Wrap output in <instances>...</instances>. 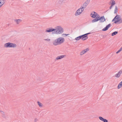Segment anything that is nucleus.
<instances>
[{
    "label": "nucleus",
    "instance_id": "f257e3e1",
    "mask_svg": "<svg viewBox=\"0 0 122 122\" xmlns=\"http://www.w3.org/2000/svg\"><path fill=\"white\" fill-rule=\"evenodd\" d=\"M65 39L64 38L60 37L55 41L54 44L55 45H60L63 43Z\"/></svg>",
    "mask_w": 122,
    "mask_h": 122
},
{
    "label": "nucleus",
    "instance_id": "f03ea898",
    "mask_svg": "<svg viewBox=\"0 0 122 122\" xmlns=\"http://www.w3.org/2000/svg\"><path fill=\"white\" fill-rule=\"evenodd\" d=\"M55 30V31L56 30L55 32V33L59 34H61L62 33L63 31V28L61 27L60 26H57L55 27V28L54 29Z\"/></svg>",
    "mask_w": 122,
    "mask_h": 122
},
{
    "label": "nucleus",
    "instance_id": "7ed1b4c3",
    "mask_svg": "<svg viewBox=\"0 0 122 122\" xmlns=\"http://www.w3.org/2000/svg\"><path fill=\"white\" fill-rule=\"evenodd\" d=\"M121 20V17L119 15H116L114 18L112 20V21H114V23L116 24L120 21Z\"/></svg>",
    "mask_w": 122,
    "mask_h": 122
},
{
    "label": "nucleus",
    "instance_id": "20e7f679",
    "mask_svg": "<svg viewBox=\"0 0 122 122\" xmlns=\"http://www.w3.org/2000/svg\"><path fill=\"white\" fill-rule=\"evenodd\" d=\"M84 10V7H81L80 8L78 9L75 14L76 16H77L81 14L83 12Z\"/></svg>",
    "mask_w": 122,
    "mask_h": 122
},
{
    "label": "nucleus",
    "instance_id": "39448f33",
    "mask_svg": "<svg viewBox=\"0 0 122 122\" xmlns=\"http://www.w3.org/2000/svg\"><path fill=\"white\" fill-rule=\"evenodd\" d=\"M90 15L92 17L94 18L98 19L99 16V15L95 12H92Z\"/></svg>",
    "mask_w": 122,
    "mask_h": 122
},
{
    "label": "nucleus",
    "instance_id": "423d86ee",
    "mask_svg": "<svg viewBox=\"0 0 122 122\" xmlns=\"http://www.w3.org/2000/svg\"><path fill=\"white\" fill-rule=\"evenodd\" d=\"M55 30L54 29L52 28H48L46 30L45 32L46 33H50L55 31Z\"/></svg>",
    "mask_w": 122,
    "mask_h": 122
},
{
    "label": "nucleus",
    "instance_id": "0eeeda50",
    "mask_svg": "<svg viewBox=\"0 0 122 122\" xmlns=\"http://www.w3.org/2000/svg\"><path fill=\"white\" fill-rule=\"evenodd\" d=\"M90 33H88L85 34L83 35H82L81 36V39L83 41L87 39V35H86L89 34Z\"/></svg>",
    "mask_w": 122,
    "mask_h": 122
},
{
    "label": "nucleus",
    "instance_id": "6e6552de",
    "mask_svg": "<svg viewBox=\"0 0 122 122\" xmlns=\"http://www.w3.org/2000/svg\"><path fill=\"white\" fill-rule=\"evenodd\" d=\"M89 50V48H87L83 50L80 52V55H81L84 54L87 51H88Z\"/></svg>",
    "mask_w": 122,
    "mask_h": 122
},
{
    "label": "nucleus",
    "instance_id": "1a4fd4ad",
    "mask_svg": "<svg viewBox=\"0 0 122 122\" xmlns=\"http://www.w3.org/2000/svg\"><path fill=\"white\" fill-rule=\"evenodd\" d=\"M98 18H99L98 19L99 20H100V22H104L106 20L104 16H102L100 17L99 16Z\"/></svg>",
    "mask_w": 122,
    "mask_h": 122
},
{
    "label": "nucleus",
    "instance_id": "9d476101",
    "mask_svg": "<svg viewBox=\"0 0 122 122\" xmlns=\"http://www.w3.org/2000/svg\"><path fill=\"white\" fill-rule=\"evenodd\" d=\"M66 56L65 55H62L61 56H58L56 58V60H59L61 59Z\"/></svg>",
    "mask_w": 122,
    "mask_h": 122
},
{
    "label": "nucleus",
    "instance_id": "9b49d317",
    "mask_svg": "<svg viewBox=\"0 0 122 122\" xmlns=\"http://www.w3.org/2000/svg\"><path fill=\"white\" fill-rule=\"evenodd\" d=\"M5 2V0H0V8Z\"/></svg>",
    "mask_w": 122,
    "mask_h": 122
},
{
    "label": "nucleus",
    "instance_id": "f8f14e48",
    "mask_svg": "<svg viewBox=\"0 0 122 122\" xmlns=\"http://www.w3.org/2000/svg\"><path fill=\"white\" fill-rule=\"evenodd\" d=\"M122 73V71L120 70L115 75V76L116 77H119Z\"/></svg>",
    "mask_w": 122,
    "mask_h": 122
},
{
    "label": "nucleus",
    "instance_id": "ddd939ff",
    "mask_svg": "<svg viewBox=\"0 0 122 122\" xmlns=\"http://www.w3.org/2000/svg\"><path fill=\"white\" fill-rule=\"evenodd\" d=\"M14 21L16 24H18L21 22L22 20L20 19H15L14 20Z\"/></svg>",
    "mask_w": 122,
    "mask_h": 122
},
{
    "label": "nucleus",
    "instance_id": "4468645a",
    "mask_svg": "<svg viewBox=\"0 0 122 122\" xmlns=\"http://www.w3.org/2000/svg\"><path fill=\"white\" fill-rule=\"evenodd\" d=\"M111 26V24H109L108 25H107L106 27L104 28L102 30L103 31H105L107 30H108V28L110 27Z\"/></svg>",
    "mask_w": 122,
    "mask_h": 122
},
{
    "label": "nucleus",
    "instance_id": "2eb2a0df",
    "mask_svg": "<svg viewBox=\"0 0 122 122\" xmlns=\"http://www.w3.org/2000/svg\"><path fill=\"white\" fill-rule=\"evenodd\" d=\"M110 3L111 5V6L110 7V8L112 7V6L115 4L116 3L115 1L114 0H111L110 1Z\"/></svg>",
    "mask_w": 122,
    "mask_h": 122
},
{
    "label": "nucleus",
    "instance_id": "dca6fc26",
    "mask_svg": "<svg viewBox=\"0 0 122 122\" xmlns=\"http://www.w3.org/2000/svg\"><path fill=\"white\" fill-rule=\"evenodd\" d=\"M16 45L15 44H14L11 43H6L5 45V46H15Z\"/></svg>",
    "mask_w": 122,
    "mask_h": 122
},
{
    "label": "nucleus",
    "instance_id": "f3484780",
    "mask_svg": "<svg viewBox=\"0 0 122 122\" xmlns=\"http://www.w3.org/2000/svg\"><path fill=\"white\" fill-rule=\"evenodd\" d=\"M122 86V81L117 86L118 89H119L121 88Z\"/></svg>",
    "mask_w": 122,
    "mask_h": 122
},
{
    "label": "nucleus",
    "instance_id": "a211bd4d",
    "mask_svg": "<svg viewBox=\"0 0 122 122\" xmlns=\"http://www.w3.org/2000/svg\"><path fill=\"white\" fill-rule=\"evenodd\" d=\"M37 103L38 104V105L40 107H42L43 106V104H42L39 101L37 102Z\"/></svg>",
    "mask_w": 122,
    "mask_h": 122
},
{
    "label": "nucleus",
    "instance_id": "6ab92c4d",
    "mask_svg": "<svg viewBox=\"0 0 122 122\" xmlns=\"http://www.w3.org/2000/svg\"><path fill=\"white\" fill-rule=\"evenodd\" d=\"M99 20L98 19H94L92 21V22L94 23L97 22Z\"/></svg>",
    "mask_w": 122,
    "mask_h": 122
},
{
    "label": "nucleus",
    "instance_id": "aec40b11",
    "mask_svg": "<svg viewBox=\"0 0 122 122\" xmlns=\"http://www.w3.org/2000/svg\"><path fill=\"white\" fill-rule=\"evenodd\" d=\"M81 36H79L76 38H75V40H76L78 41L80 40V39H81Z\"/></svg>",
    "mask_w": 122,
    "mask_h": 122
},
{
    "label": "nucleus",
    "instance_id": "412c9836",
    "mask_svg": "<svg viewBox=\"0 0 122 122\" xmlns=\"http://www.w3.org/2000/svg\"><path fill=\"white\" fill-rule=\"evenodd\" d=\"M118 33V32L117 31H115L113 33H112V36H113L117 34Z\"/></svg>",
    "mask_w": 122,
    "mask_h": 122
},
{
    "label": "nucleus",
    "instance_id": "4be33fe9",
    "mask_svg": "<svg viewBox=\"0 0 122 122\" xmlns=\"http://www.w3.org/2000/svg\"><path fill=\"white\" fill-rule=\"evenodd\" d=\"M117 10H118L117 8V6H116L115 8V10H114V13H116L117 12Z\"/></svg>",
    "mask_w": 122,
    "mask_h": 122
},
{
    "label": "nucleus",
    "instance_id": "5701e85b",
    "mask_svg": "<svg viewBox=\"0 0 122 122\" xmlns=\"http://www.w3.org/2000/svg\"><path fill=\"white\" fill-rule=\"evenodd\" d=\"M44 40L48 42H50L51 41V40L50 39L48 38L45 39Z\"/></svg>",
    "mask_w": 122,
    "mask_h": 122
},
{
    "label": "nucleus",
    "instance_id": "b1692460",
    "mask_svg": "<svg viewBox=\"0 0 122 122\" xmlns=\"http://www.w3.org/2000/svg\"><path fill=\"white\" fill-rule=\"evenodd\" d=\"M99 119L100 120H101V121H103V120L104 119V118H103V117H99Z\"/></svg>",
    "mask_w": 122,
    "mask_h": 122
},
{
    "label": "nucleus",
    "instance_id": "393cba45",
    "mask_svg": "<svg viewBox=\"0 0 122 122\" xmlns=\"http://www.w3.org/2000/svg\"><path fill=\"white\" fill-rule=\"evenodd\" d=\"M122 47L120 48V49H119L118 51L117 52H116V53L117 54H118V53H119V52H120L121 51H122Z\"/></svg>",
    "mask_w": 122,
    "mask_h": 122
},
{
    "label": "nucleus",
    "instance_id": "a878e982",
    "mask_svg": "<svg viewBox=\"0 0 122 122\" xmlns=\"http://www.w3.org/2000/svg\"><path fill=\"white\" fill-rule=\"evenodd\" d=\"M103 121L104 122H108V121L107 119H104L103 120Z\"/></svg>",
    "mask_w": 122,
    "mask_h": 122
},
{
    "label": "nucleus",
    "instance_id": "bb28decb",
    "mask_svg": "<svg viewBox=\"0 0 122 122\" xmlns=\"http://www.w3.org/2000/svg\"><path fill=\"white\" fill-rule=\"evenodd\" d=\"M63 35H65L66 36H67L69 35V34H63Z\"/></svg>",
    "mask_w": 122,
    "mask_h": 122
},
{
    "label": "nucleus",
    "instance_id": "cd10ccee",
    "mask_svg": "<svg viewBox=\"0 0 122 122\" xmlns=\"http://www.w3.org/2000/svg\"><path fill=\"white\" fill-rule=\"evenodd\" d=\"M84 5H85V7H86V5H87V4L86 3H85L84 4H83Z\"/></svg>",
    "mask_w": 122,
    "mask_h": 122
},
{
    "label": "nucleus",
    "instance_id": "c85d7f7f",
    "mask_svg": "<svg viewBox=\"0 0 122 122\" xmlns=\"http://www.w3.org/2000/svg\"><path fill=\"white\" fill-rule=\"evenodd\" d=\"M120 21V23H122V18L121 19V20Z\"/></svg>",
    "mask_w": 122,
    "mask_h": 122
},
{
    "label": "nucleus",
    "instance_id": "c756f323",
    "mask_svg": "<svg viewBox=\"0 0 122 122\" xmlns=\"http://www.w3.org/2000/svg\"><path fill=\"white\" fill-rule=\"evenodd\" d=\"M6 47H14V46H6Z\"/></svg>",
    "mask_w": 122,
    "mask_h": 122
}]
</instances>
